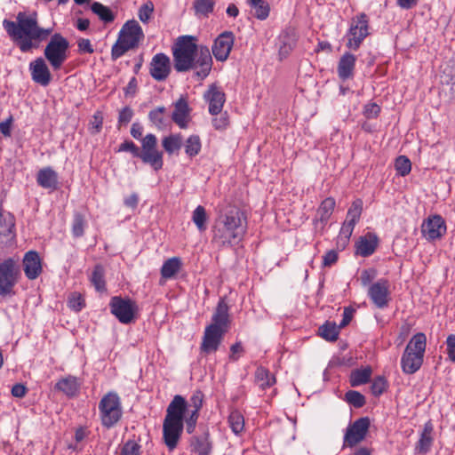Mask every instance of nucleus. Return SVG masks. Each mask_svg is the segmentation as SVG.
I'll use <instances>...</instances> for the list:
<instances>
[{
    "instance_id": "nucleus-49",
    "label": "nucleus",
    "mask_w": 455,
    "mask_h": 455,
    "mask_svg": "<svg viewBox=\"0 0 455 455\" xmlns=\"http://www.w3.org/2000/svg\"><path fill=\"white\" fill-rule=\"evenodd\" d=\"M395 168L397 173L403 177L408 175L411 171V163L405 156H399L395 159Z\"/></svg>"
},
{
    "instance_id": "nucleus-34",
    "label": "nucleus",
    "mask_w": 455,
    "mask_h": 455,
    "mask_svg": "<svg viewBox=\"0 0 455 455\" xmlns=\"http://www.w3.org/2000/svg\"><path fill=\"white\" fill-rule=\"evenodd\" d=\"M182 267L181 259L172 257L165 260L161 267V275L164 279H171L178 274Z\"/></svg>"
},
{
    "instance_id": "nucleus-5",
    "label": "nucleus",
    "mask_w": 455,
    "mask_h": 455,
    "mask_svg": "<svg viewBox=\"0 0 455 455\" xmlns=\"http://www.w3.org/2000/svg\"><path fill=\"white\" fill-rule=\"evenodd\" d=\"M196 38L192 36H179L172 46L174 68L186 72L195 68V58L198 50Z\"/></svg>"
},
{
    "instance_id": "nucleus-32",
    "label": "nucleus",
    "mask_w": 455,
    "mask_h": 455,
    "mask_svg": "<svg viewBox=\"0 0 455 455\" xmlns=\"http://www.w3.org/2000/svg\"><path fill=\"white\" fill-rule=\"evenodd\" d=\"M240 238V235L222 225L216 228L213 235V241L220 245L235 243Z\"/></svg>"
},
{
    "instance_id": "nucleus-33",
    "label": "nucleus",
    "mask_w": 455,
    "mask_h": 455,
    "mask_svg": "<svg viewBox=\"0 0 455 455\" xmlns=\"http://www.w3.org/2000/svg\"><path fill=\"white\" fill-rule=\"evenodd\" d=\"M182 145L183 137L181 133H172L162 140V147L169 156L178 154Z\"/></svg>"
},
{
    "instance_id": "nucleus-13",
    "label": "nucleus",
    "mask_w": 455,
    "mask_h": 455,
    "mask_svg": "<svg viewBox=\"0 0 455 455\" xmlns=\"http://www.w3.org/2000/svg\"><path fill=\"white\" fill-rule=\"evenodd\" d=\"M371 422L368 417H363L352 424L346 430L343 440V447H354L364 440L370 427Z\"/></svg>"
},
{
    "instance_id": "nucleus-53",
    "label": "nucleus",
    "mask_w": 455,
    "mask_h": 455,
    "mask_svg": "<svg viewBox=\"0 0 455 455\" xmlns=\"http://www.w3.org/2000/svg\"><path fill=\"white\" fill-rule=\"evenodd\" d=\"M132 49H133L132 46H130L126 43H124V41L118 38L115 44L112 46L111 59L113 60H116L117 59L122 57L126 52Z\"/></svg>"
},
{
    "instance_id": "nucleus-29",
    "label": "nucleus",
    "mask_w": 455,
    "mask_h": 455,
    "mask_svg": "<svg viewBox=\"0 0 455 455\" xmlns=\"http://www.w3.org/2000/svg\"><path fill=\"white\" fill-rule=\"evenodd\" d=\"M81 383L78 378L68 375L60 379L56 384L55 388L68 397H74L79 393Z\"/></svg>"
},
{
    "instance_id": "nucleus-46",
    "label": "nucleus",
    "mask_w": 455,
    "mask_h": 455,
    "mask_svg": "<svg viewBox=\"0 0 455 455\" xmlns=\"http://www.w3.org/2000/svg\"><path fill=\"white\" fill-rule=\"evenodd\" d=\"M141 446L134 440H128L119 446L116 455H140Z\"/></svg>"
},
{
    "instance_id": "nucleus-39",
    "label": "nucleus",
    "mask_w": 455,
    "mask_h": 455,
    "mask_svg": "<svg viewBox=\"0 0 455 455\" xmlns=\"http://www.w3.org/2000/svg\"><path fill=\"white\" fill-rule=\"evenodd\" d=\"M319 335L327 341H336L339 333V327L335 323L326 322L319 327Z\"/></svg>"
},
{
    "instance_id": "nucleus-31",
    "label": "nucleus",
    "mask_w": 455,
    "mask_h": 455,
    "mask_svg": "<svg viewBox=\"0 0 455 455\" xmlns=\"http://www.w3.org/2000/svg\"><path fill=\"white\" fill-rule=\"evenodd\" d=\"M36 182L44 188L56 189L58 174L51 167L40 169L36 174Z\"/></svg>"
},
{
    "instance_id": "nucleus-24",
    "label": "nucleus",
    "mask_w": 455,
    "mask_h": 455,
    "mask_svg": "<svg viewBox=\"0 0 455 455\" xmlns=\"http://www.w3.org/2000/svg\"><path fill=\"white\" fill-rule=\"evenodd\" d=\"M356 57L349 52L341 55L337 65V74L341 81L353 79L355 76Z\"/></svg>"
},
{
    "instance_id": "nucleus-56",
    "label": "nucleus",
    "mask_w": 455,
    "mask_h": 455,
    "mask_svg": "<svg viewBox=\"0 0 455 455\" xmlns=\"http://www.w3.org/2000/svg\"><path fill=\"white\" fill-rule=\"evenodd\" d=\"M379 113L380 107L375 102H369L363 108V115L368 119L378 117Z\"/></svg>"
},
{
    "instance_id": "nucleus-10",
    "label": "nucleus",
    "mask_w": 455,
    "mask_h": 455,
    "mask_svg": "<svg viewBox=\"0 0 455 455\" xmlns=\"http://www.w3.org/2000/svg\"><path fill=\"white\" fill-rule=\"evenodd\" d=\"M369 34V18L364 12L359 13L351 19L350 27L346 34L347 47L356 51Z\"/></svg>"
},
{
    "instance_id": "nucleus-59",
    "label": "nucleus",
    "mask_w": 455,
    "mask_h": 455,
    "mask_svg": "<svg viewBox=\"0 0 455 455\" xmlns=\"http://www.w3.org/2000/svg\"><path fill=\"white\" fill-rule=\"evenodd\" d=\"M133 116V112L130 107H125L119 112L118 124L119 125L127 124L131 122Z\"/></svg>"
},
{
    "instance_id": "nucleus-57",
    "label": "nucleus",
    "mask_w": 455,
    "mask_h": 455,
    "mask_svg": "<svg viewBox=\"0 0 455 455\" xmlns=\"http://www.w3.org/2000/svg\"><path fill=\"white\" fill-rule=\"evenodd\" d=\"M270 5L264 0H258V20H266L269 16Z\"/></svg>"
},
{
    "instance_id": "nucleus-48",
    "label": "nucleus",
    "mask_w": 455,
    "mask_h": 455,
    "mask_svg": "<svg viewBox=\"0 0 455 455\" xmlns=\"http://www.w3.org/2000/svg\"><path fill=\"white\" fill-rule=\"evenodd\" d=\"M86 226V220L84 216L80 212L74 214L72 222V234L75 237H81L84 234V228Z\"/></svg>"
},
{
    "instance_id": "nucleus-21",
    "label": "nucleus",
    "mask_w": 455,
    "mask_h": 455,
    "mask_svg": "<svg viewBox=\"0 0 455 455\" xmlns=\"http://www.w3.org/2000/svg\"><path fill=\"white\" fill-rule=\"evenodd\" d=\"M149 73L156 81H164L171 73V60L164 53L156 54L150 62Z\"/></svg>"
},
{
    "instance_id": "nucleus-4",
    "label": "nucleus",
    "mask_w": 455,
    "mask_h": 455,
    "mask_svg": "<svg viewBox=\"0 0 455 455\" xmlns=\"http://www.w3.org/2000/svg\"><path fill=\"white\" fill-rule=\"evenodd\" d=\"M427 346V337L423 332L412 336L401 358V368L405 374H413L422 366Z\"/></svg>"
},
{
    "instance_id": "nucleus-8",
    "label": "nucleus",
    "mask_w": 455,
    "mask_h": 455,
    "mask_svg": "<svg viewBox=\"0 0 455 455\" xmlns=\"http://www.w3.org/2000/svg\"><path fill=\"white\" fill-rule=\"evenodd\" d=\"M110 312L123 324L134 323L139 313L135 300L129 297L114 296L109 301Z\"/></svg>"
},
{
    "instance_id": "nucleus-26",
    "label": "nucleus",
    "mask_w": 455,
    "mask_h": 455,
    "mask_svg": "<svg viewBox=\"0 0 455 455\" xmlns=\"http://www.w3.org/2000/svg\"><path fill=\"white\" fill-rule=\"evenodd\" d=\"M190 451L196 455H211L212 451V442L210 439L208 431L201 435H195L189 439Z\"/></svg>"
},
{
    "instance_id": "nucleus-38",
    "label": "nucleus",
    "mask_w": 455,
    "mask_h": 455,
    "mask_svg": "<svg viewBox=\"0 0 455 455\" xmlns=\"http://www.w3.org/2000/svg\"><path fill=\"white\" fill-rule=\"evenodd\" d=\"M185 153L189 158L196 156L202 148L201 139L198 135H190L184 143Z\"/></svg>"
},
{
    "instance_id": "nucleus-23",
    "label": "nucleus",
    "mask_w": 455,
    "mask_h": 455,
    "mask_svg": "<svg viewBox=\"0 0 455 455\" xmlns=\"http://www.w3.org/2000/svg\"><path fill=\"white\" fill-rule=\"evenodd\" d=\"M29 71L32 80L41 86L46 87L52 82L51 71L45 60L41 57L29 63Z\"/></svg>"
},
{
    "instance_id": "nucleus-37",
    "label": "nucleus",
    "mask_w": 455,
    "mask_h": 455,
    "mask_svg": "<svg viewBox=\"0 0 455 455\" xmlns=\"http://www.w3.org/2000/svg\"><path fill=\"white\" fill-rule=\"evenodd\" d=\"M363 203L362 199L357 198L354 200L347 210L345 220L356 225L360 220L363 212Z\"/></svg>"
},
{
    "instance_id": "nucleus-6",
    "label": "nucleus",
    "mask_w": 455,
    "mask_h": 455,
    "mask_svg": "<svg viewBox=\"0 0 455 455\" xmlns=\"http://www.w3.org/2000/svg\"><path fill=\"white\" fill-rule=\"evenodd\" d=\"M101 425L106 428L116 426L123 415L122 403L116 392H108L99 403Z\"/></svg>"
},
{
    "instance_id": "nucleus-1",
    "label": "nucleus",
    "mask_w": 455,
    "mask_h": 455,
    "mask_svg": "<svg viewBox=\"0 0 455 455\" xmlns=\"http://www.w3.org/2000/svg\"><path fill=\"white\" fill-rule=\"evenodd\" d=\"M204 393L198 389L192 394L189 401L180 395L173 396L167 406L163 422V442L169 451L177 448L184 426L188 434L195 431L200 411L204 405Z\"/></svg>"
},
{
    "instance_id": "nucleus-60",
    "label": "nucleus",
    "mask_w": 455,
    "mask_h": 455,
    "mask_svg": "<svg viewBox=\"0 0 455 455\" xmlns=\"http://www.w3.org/2000/svg\"><path fill=\"white\" fill-rule=\"evenodd\" d=\"M229 124L228 116L227 113L220 115L219 117L212 119V125L216 130H224Z\"/></svg>"
},
{
    "instance_id": "nucleus-9",
    "label": "nucleus",
    "mask_w": 455,
    "mask_h": 455,
    "mask_svg": "<svg viewBox=\"0 0 455 455\" xmlns=\"http://www.w3.org/2000/svg\"><path fill=\"white\" fill-rule=\"evenodd\" d=\"M20 267L17 260L12 258L5 259L0 262V296L14 295L13 288L19 282Z\"/></svg>"
},
{
    "instance_id": "nucleus-14",
    "label": "nucleus",
    "mask_w": 455,
    "mask_h": 455,
    "mask_svg": "<svg viewBox=\"0 0 455 455\" xmlns=\"http://www.w3.org/2000/svg\"><path fill=\"white\" fill-rule=\"evenodd\" d=\"M335 207L336 201L331 196L326 197L321 202L313 219L314 228L316 233H319L320 235L323 234L325 227L331 219Z\"/></svg>"
},
{
    "instance_id": "nucleus-35",
    "label": "nucleus",
    "mask_w": 455,
    "mask_h": 455,
    "mask_svg": "<svg viewBox=\"0 0 455 455\" xmlns=\"http://www.w3.org/2000/svg\"><path fill=\"white\" fill-rule=\"evenodd\" d=\"M90 281L97 291L102 292L106 291L105 269L103 266L98 264L94 267Z\"/></svg>"
},
{
    "instance_id": "nucleus-16",
    "label": "nucleus",
    "mask_w": 455,
    "mask_h": 455,
    "mask_svg": "<svg viewBox=\"0 0 455 455\" xmlns=\"http://www.w3.org/2000/svg\"><path fill=\"white\" fill-rule=\"evenodd\" d=\"M421 233L428 241L440 239L446 233L444 220L440 215L428 217L421 225Z\"/></svg>"
},
{
    "instance_id": "nucleus-42",
    "label": "nucleus",
    "mask_w": 455,
    "mask_h": 455,
    "mask_svg": "<svg viewBox=\"0 0 455 455\" xmlns=\"http://www.w3.org/2000/svg\"><path fill=\"white\" fill-rule=\"evenodd\" d=\"M166 108L164 107H158L151 110L148 114L150 122L158 129H163L166 126Z\"/></svg>"
},
{
    "instance_id": "nucleus-2",
    "label": "nucleus",
    "mask_w": 455,
    "mask_h": 455,
    "mask_svg": "<svg viewBox=\"0 0 455 455\" xmlns=\"http://www.w3.org/2000/svg\"><path fill=\"white\" fill-rule=\"evenodd\" d=\"M17 21L4 20L3 27L20 52H28L38 48L39 42L47 38L51 29L40 28L36 16L19 12Z\"/></svg>"
},
{
    "instance_id": "nucleus-19",
    "label": "nucleus",
    "mask_w": 455,
    "mask_h": 455,
    "mask_svg": "<svg viewBox=\"0 0 455 455\" xmlns=\"http://www.w3.org/2000/svg\"><path fill=\"white\" fill-rule=\"evenodd\" d=\"M235 36L230 31H224L218 36L212 45V54L219 61L226 60L234 44Z\"/></svg>"
},
{
    "instance_id": "nucleus-3",
    "label": "nucleus",
    "mask_w": 455,
    "mask_h": 455,
    "mask_svg": "<svg viewBox=\"0 0 455 455\" xmlns=\"http://www.w3.org/2000/svg\"><path fill=\"white\" fill-rule=\"evenodd\" d=\"M229 307L225 298H220L212 316V321L204 329L200 345L201 354L215 353L231 325Z\"/></svg>"
},
{
    "instance_id": "nucleus-47",
    "label": "nucleus",
    "mask_w": 455,
    "mask_h": 455,
    "mask_svg": "<svg viewBox=\"0 0 455 455\" xmlns=\"http://www.w3.org/2000/svg\"><path fill=\"white\" fill-rule=\"evenodd\" d=\"M228 423L235 434H239L244 427V419L242 413L238 411H233L228 416Z\"/></svg>"
},
{
    "instance_id": "nucleus-40",
    "label": "nucleus",
    "mask_w": 455,
    "mask_h": 455,
    "mask_svg": "<svg viewBox=\"0 0 455 455\" xmlns=\"http://www.w3.org/2000/svg\"><path fill=\"white\" fill-rule=\"evenodd\" d=\"M371 367L353 371L350 376V384L352 387H358L367 383L371 376Z\"/></svg>"
},
{
    "instance_id": "nucleus-30",
    "label": "nucleus",
    "mask_w": 455,
    "mask_h": 455,
    "mask_svg": "<svg viewBox=\"0 0 455 455\" xmlns=\"http://www.w3.org/2000/svg\"><path fill=\"white\" fill-rule=\"evenodd\" d=\"M241 215L242 213L239 210L233 209L225 214L221 225L242 236L243 234V227L242 226Z\"/></svg>"
},
{
    "instance_id": "nucleus-15",
    "label": "nucleus",
    "mask_w": 455,
    "mask_h": 455,
    "mask_svg": "<svg viewBox=\"0 0 455 455\" xmlns=\"http://www.w3.org/2000/svg\"><path fill=\"white\" fill-rule=\"evenodd\" d=\"M389 282L381 278L370 285L368 296L378 308H384L388 306L390 300Z\"/></svg>"
},
{
    "instance_id": "nucleus-44",
    "label": "nucleus",
    "mask_w": 455,
    "mask_h": 455,
    "mask_svg": "<svg viewBox=\"0 0 455 455\" xmlns=\"http://www.w3.org/2000/svg\"><path fill=\"white\" fill-rule=\"evenodd\" d=\"M207 213L204 206L198 205L193 212L192 220L200 231L207 228Z\"/></svg>"
},
{
    "instance_id": "nucleus-51",
    "label": "nucleus",
    "mask_w": 455,
    "mask_h": 455,
    "mask_svg": "<svg viewBox=\"0 0 455 455\" xmlns=\"http://www.w3.org/2000/svg\"><path fill=\"white\" fill-rule=\"evenodd\" d=\"M68 307L76 312L81 311L85 307V300L79 292H72L68 299Z\"/></svg>"
},
{
    "instance_id": "nucleus-45",
    "label": "nucleus",
    "mask_w": 455,
    "mask_h": 455,
    "mask_svg": "<svg viewBox=\"0 0 455 455\" xmlns=\"http://www.w3.org/2000/svg\"><path fill=\"white\" fill-rule=\"evenodd\" d=\"M214 5V0H195L194 2L196 14L204 17H208L213 12Z\"/></svg>"
},
{
    "instance_id": "nucleus-27",
    "label": "nucleus",
    "mask_w": 455,
    "mask_h": 455,
    "mask_svg": "<svg viewBox=\"0 0 455 455\" xmlns=\"http://www.w3.org/2000/svg\"><path fill=\"white\" fill-rule=\"evenodd\" d=\"M23 268L29 280L37 278L42 273V262L39 254L35 251H28L23 259Z\"/></svg>"
},
{
    "instance_id": "nucleus-28",
    "label": "nucleus",
    "mask_w": 455,
    "mask_h": 455,
    "mask_svg": "<svg viewBox=\"0 0 455 455\" xmlns=\"http://www.w3.org/2000/svg\"><path fill=\"white\" fill-rule=\"evenodd\" d=\"M434 425L431 420L426 422L419 435V438L415 444V452L420 455H426L434 443Z\"/></svg>"
},
{
    "instance_id": "nucleus-64",
    "label": "nucleus",
    "mask_w": 455,
    "mask_h": 455,
    "mask_svg": "<svg viewBox=\"0 0 455 455\" xmlns=\"http://www.w3.org/2000/svg\"><path fill=\"white\" fill-rule=\"evenodd\" d=\"M243 348L240 342L233 344L230 347L229 359L233 362L236 361L239 356L243 354Z\"/></svg>"
},
{
    "instance_id": "nucleus-17",
    "label": "nucleus",
    "mask_w": 455,
    "mask_h": 455,
    "mask_svg": "<svg viewBox=\"0 0 455 455\" xmlns=\"http://www.w3.org/2000/svg\"><path fill=\"white\" fill-rule=\"evenodd\" d=\"M204 99L209 105L211 115L217 116L221 113L226 101V94L220 86L216 84H210L204 94Z\"/></svg>"
},
{
    "instance_id": "nucleus-22",
    "label": "nucleus",
    "mask_w": 455,
    "mask_h": 455,
    "mask_svg": "<svg viewBox=\"0 0 455 455\" xmlns=\"http://www.w3.org/2000/svg\"><path fill=\"white\" fill-rule=\"evenodd\" d=\"M212 58L209 48L204 45L198 46V50L195 58L194 69L199 68V70L195 73V76L199 80H204L209 76L212 70Z\"/></svg>"
},
{
    "instance_id": "nucleus-12",
    "label": "nucleus",
    "mask_w": 455,
    "mask_h": 455,
    "mask_svg": "<svg viewBox=\"0 0 455 455\" xmlns=\"http://www.w3.org/2000/svg\"><path fill=\"white\" fill-rule=\"evenodd\" d=\"M299 38L298 29L292 25H287L280 31L275 44L280 61L291 55L297 47Z\"/></svg>"
},
{
    "instance_id": "nucleus-50",
    "label": "nucleus",
    "mask_w": 455,
    "mask_h": 455,
    "mask_svg": "<svg viewBox=\"0 0 455 455\" xmlns=\"http://www.w3.org/2000/svg\"><path fill=\"white\" fill-rule=\"evenodd\" d=\"M103 113L100 110H97L89 123V131L91 134L95 135L101 132L103 126Z\"/></svg>"
},
{
    "instance_id": "nucleus-43",
    "label": "nucleus",
    "mask_w": 455,
    "mask_h": 455,
    "mask_svg": "<svg viewBox=\"0 0 455 455\" xmlns=\"http://www.w3.org/2000/svg\"><path fill=\"white\" fill-rule=\"evenodd\" d=\"M258 386L262 389L271 387L275 384V377L265 368H258Z\"/></svg>"
},
{
    "instance_id": "nucleus-11",
    "label": "nucleus",
    "mask_w": 455,
    "mask_h": 455,
    "mask_svg": "<svg viewBox=\"0 0 455 455\" xmlns=\"http://www.w3.org/2000/svg\"><path fill=\"white\" fill-rule=\"evenodd\" d=\"M139 158L144 164H149L156 172L163 168V152L157 149L156 135L149 133L141 139V149L140 150Z\"/></svg>"
},
{
    "instance_id": "nucleus-41",
    "label": "nucleus",
    "mask_w": 455,
    "mask_h": 455,
    "mask_svg": "<svg viewBox=\"0 0 455 455\" xmlns=\"http://www.w3.org/2000/svg\"><path fill=\"white\" fill-rule=\"evenodd\" d=\"M91 9L93 13L99 16V18L105 23L113 22L116 16L113 12L107 6L103 5L99 2H94Z\"/></svg>"
},
{
    "instance_id": "nucleus-62",
    "label": "nucleus",
    "mask_w": 455,
    "mask_h": 455,
    "mask_svg": "<svg viewBox=\"0 0 455 455\" xmlns=\"http://www.w3.org/2000/svg\"><path fill=\"white\" fill-rule=\"evenodd\" d=\"M78 52L81 53H92L94 52L91 41L86 38H81L77 41Z\"/></svg>"
},
{
    "instance_id": "nucleus-20",
    "label": "nucleus",
    "mask_w": 455,
    "mask_h": 455,
    "mask_svg": "<svg viewBox=\"0 0 455 455\" xmlns=\"http://www.w3.org/2000/svg\"><path fill=\"white\" fill-rule=\"evenodd\" d=\"M173 111L172 114V120L180 129H187L191 122L192 108L188 105L186 97L181 96L177 101L173 103Z\"/></svg>"
},
{
    "instance_id": "nucleus-7",
    "label": "nucleus",
    "mask_w": 455,
    "mask_h": 455,
    "mask_svg": "<svg viewBox=\"0 0 455 455\" xmlns=\"http://www.w3.org/2000/svg\"><path fill=\"white\" fill-rule=\"evenodd\" d=\"M68 47V41L60 34L52 36L44 53L53 70H59L67 60Z\"/></svg>"
},
{
    "instance_id": "nucleus-63",
    "label": "nucleus",
    "mask_w": 455,
    "mask_h": 455,
    "mask_svg": "<svg viewBox=\"0 0 455 455\" xmlns=\"http://www.w3.org/2000/svg\"><path fill=\"white\" fill-rule=\"evenodd\" d=\"M447 354L451 361L455 362V335L451 334L448 336L447 340Z\"/></svg>"
},
{
    "instance_id": "nucleus-54",
    "label": "nucleus",
    "mask_w": 455,
    "mask_h": 455,
    "mask_svg": "<svg viewBox=\"0 0 455 455\" xmlns=\"http://www.w3.org/2000/svg\"><path fill=\"white\" fill-rule=\"evenodd\" d=\"M387 387V381L382 376L376 377L371 384V390L373 395L379 396Z\"/></svg>"
},
{
    "instance_id": "nucleus-36",
    "label": "nucleus",
    "mask_w": 455,
    "mask_h": 455,
    "mask_svg": "<svg viewBox=\"0 0 455 455\" xmlns=\"http://www.w3.org/2000/svg\"><path fill=\"white\" fill-rule=\"evenodd\" d=\"M355 227V225L346 220L342 223L339 235L337 237V247L339 249L343 250L348 244Z\"/></svg>"
},
{
    "instance_id": "nucleus-18",
    "label": "nucleus",
    "mask_w": 455,
    "mask_h": 455,
    "mask_svg": "<svg viewBox=\"0 0 455 455\" xmlns=\"http://www.w3.org/2000/svg\"><path fill=\"white\" fill-rule=\"evenodd\" d=\"M118 38L132 48H136L140 41L144 38V34L139 22L135 20H131L124 24L119 32Z\"/></svg>"
},
{
    "instance_id": "nucleus-52",
    "label": "nucleus",
    "mask_w": 455,
    "mask_h": 455,
    "mask_svg": "<svg viewBox=\"0 0 455 455\" xmlns=\"http://www.w3.org/2000/svg\"><path fill=\"white\" fill-rule=\"evenodd\" d=\"M345 397L347 402L355 408H362L365 404V397L358 391L349 390Z\"/></svg>"
},
{
    "instance_id": "nucleus-55",
    "label": "nucleus",
    "mask_w": 455,
    "mask_h": 455,
    "mask_svg": "<svg viewBox=\"0 0 455 455\" xmlns=\"http://www.w3.org/2000/svg\"><path fill=\"white\" fill-rule=\"evenodd\" d=\"M154 12V4L151 1L146 2L142 4L138 12L139 19L143 23H148Z\"/></svg>"
},
{
    "instance_id": "nucleus-58",
    "label": "nucleus",
    "mask_w": 455,
    "mask_h": 455,
    "mask_svg": "<svg viewBox=\"0 0 455 455\" xmlns=\"http://www.w3.org/2000/svg\"><path fill=\"white\" fill-rule=\"evenodd\" d=\"M140 148L132 140H125L119 146L118 151H129L134 157H139Z\"/></svg>"
},
{
    "instance_id": "nucleus-25",
    "label": "nucleus",
    "mask_w": 455,
    "mask_h": 455,
    "mask_svg": "<svg viewBox=\"0 0 455 455\" xmlns=\"http://www.w3.org/2000/svg\"><path fill=\"white\" fill-rule=\"evenodd\" d=\"M379 237L375 233L368 232L360 236L355 243V254L364 258L372 255L379 246Z\"/></svg>"
},
{
    "instance_id": "nucleus-61",
    "label": "nucleus",
    "mask_w": 455,
    "mask_h": 455,
    "mask_svg": "<svg viewBox=\"0 0 455 455\" xmlns=\"http://www.w3.org/2000/svg\"><path fill=\"white\" fill-rule=\"evenodd\" d=\"M339 259L338 252L334 250L328 251L323 256V266L331 267L337 262Z\"/></svg>"
}]
</instances>
